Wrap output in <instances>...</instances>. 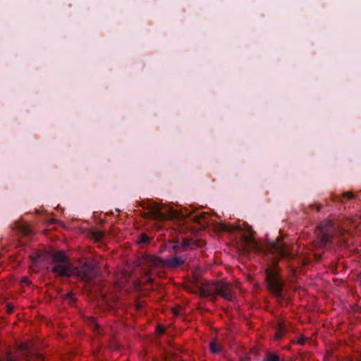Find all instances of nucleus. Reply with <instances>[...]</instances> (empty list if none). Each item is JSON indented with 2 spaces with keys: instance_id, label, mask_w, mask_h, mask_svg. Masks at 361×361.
I'll use <instances>...</instances> for the list:
<instances>
[{
  "instance_id": "1",
  "label": "nucleus",
  "mask_w": 361,
  "mask_h": 361,
  "mask_svg": "<svg viewBox=\"0 0 361 361\" xmlns=\"http://www.w3.org/2000/svg\"><path fill=\"white\" fill-rule=\"evenodd\" d=\"M243 244L247 251H252L255 253L263 252L269 257H272V267L266 269V281L269 291L278 299L283 300V288L284 281L279 274V267L277 266L279 259L286 258L291 259L293 258V254L286 247V245L282 241L279 240L264 245L258 243L253 237L252 234L243 236Z\"/></svg>"
},
{
  "instance_id": "2",
  "label": "nucleus",
  "mask_w": 361,
  "mask_h": 361,
  "mask_svg": "<svg viewBox=\"0 0 361 361\" xmlns=\"http://www.w3.org/2000/svg\"><path fill=\"white\" fill-rule=\"evenodd\" d=\"M51 271L56 276H71L76 275L85 283H90L95 276L94 267L90 264H84L79 268L73 269L69 259L63 251H58L51 255Z\"/></svg>"
},
{
  "instance_id": "3",
  "label": "nucleus",
  "mask_w": 361,
  "mask_h": 361,
  "mask_svg": "<svg viewBox=\"0 0 361 361\" xmlns=\"http://www.w3.org/2000/svg\"><path fill=\"white\" fill-rule=\"evenodd\" d=\"M143 208L148 209V212L144 214L146 218L153 219L157 221H164L166 219H178L183 221V224H188V221H193L200 224H203L202 219L207 218V214H202V215L193 214L192 213H178L176 211L166 208L164 211V208L160 207L157 203H148L146 205H142Z\"/></svg>"
},
{
  "instance_id": "4",
  "label": "nucleus",
  "mask_w": 361,
  "mask_h": 361,
  "mask_svg": "<svg viewBox=\"0 0 361 361\" xmlns=\"http://www.w3.org/2000/svg\"><path fill=\"white\" fill-rule=\"evenodd\" d=\"M200 291L203 297L218 295L229 301L233 299L231 286L221 281L206 283L200 288Z\"/></svg>"
},
{
  "instance_id": "5",
  "label": "nucleus",
  "mask_w": 361,
  "mask_h": 361,
  "mask_svg": "<svg viewBox=\"0 0 361 361\" xmlns=\"http://www.w3.org/2000/svg\"><path fill=\"white\" fill-rule=\"evenodd\" d=\"M185 261L186 257L178 256L166 259L154 255H148L144 258L145 263L150 268L168 267L173 269L181 266Z\"/></svg>"
},
{
  "instance_id": "6",
  "label": "nucleus",
  "mask_w": 361,
  "mask_h": 361,
  "mask_svg": "<svg viewBox=\"0 0 361 361\" xmlns=\"http://www.w3.org/2000/svg\"><path fill=\"white\" fill-rule=\"evenodd\" d=\"M334 233V228L330 221L321 222L315 230L317 246L319 248L324 247L333 238Z\"/></svg>"
},
{
  "instance_id": "7",
  "label": "nucleus",
  "mask_w": 361,
  "mask_h": 361,
  "mask_svg": "<svg viewBox=\"0 0 361 361\" xmlns=\"http://www.w3.org/2000/svg\"><path fill=\"white\" fill-rule=\"evenodd\" d=\"M19 350L21 357L27 361H43L44 356L39 353V347L35 341L30 340L20 343Z\"/></svg>"
},
{
  "instance_id": "8",
  "label": "nucleus",
  "mask_w": 361,
  "mask_h": 361,
  "mask_svg": "<svg viewBox=\"0 0 361 361\" xmlns=\"http://www.w3.org/2000/svg\"><path fill=\"white\" fill-rule=\"evenodd\" d=\"M205 245V241L203 240H193L188 238H183L181 241L178 240L175 245L172 246L174 250H177L180 247L184 250H192L196 247H202Z\"/></svg>"
},
{
  "instance_id": "9",
  "label": "nucleus",
  "mask_w": 361,
  "mask_h": 361,
  "mask_svg": "<svg viewBox=\"0 0 361 361\" xmlns=\"http://www.w3.org/2000/svg\"><path fill=\"white\" fill-rule=\"evenodd\" d=\"M16 228L17 230L18 234L21 237L30 238L33 234V231L30 228V226L22 223L16 224Z\"/></svg>"
},
{
  "instance_id": "10",
  "label": "nucleus",
  "mask_w": 361,
  "mask_h": 361,
  "mask_svg": "<svg viewBox=\"0 0 361 361\" xmlns=\"http://www.w3.org/2000/svg\"><path fill=\"white\" fill-rule=\"evenodd\" d=\"M287 331L288 329L286 322L283 320L279 321L276 326V333L274 335V338L278 341L281 340L283 338V336L287 333Z\"/></svg>"
},
{
  "instance_id": "11",
  "label": "nucleus",
  "mask_w": 361,
  "mask_h": 361,
  "mask_svg": "<svg viewBox=\"0 0 361 361\" xmlns=\"http://www.w3.org/2000/svg\"><path fill=\"white\" fill-rule=\"evenodd\" d=\"M343 198H345L347 200H353V199L355 198V195L354 194H353L352 192L347 191V192H343L341 197L338 196V195H334L333 197V200L334 201H338V202H343V200H342Z\"/></svg>"
},
{
  "instance_id": "12",
  "label": "nucleus",
  "mask_w": 361,
  "mask_h": 361,
  "mask_svg": "<svg viewBox=\"0 0 361 361\" xmlns=\"http://www.w3.org/2000/svg\"><path fill=\"white\" fill-rule=\"evenodd\" d=\"M1 361H16V357L11 349H7L4 356L1 354Z\"/></svg>"
},
{
  "instance_id": "13",
  "label": "nucleus",
  "mask_w": 361,
  "mask_h": 361,
  "mask_svg": "<svg viewBox=\"0 0 361 361\" xmlns=\"http://www.w3.org/2000/svg\"><path fill=\"white\" fill-rule=\"evenodd\" d=\"M263 361H281V360L276 354L268 352L266 353Z\"/></svg>"
},
{
  "instance_id": "14",
  "label": "nucleus",
  "mask_w": 361,
  "mask_h": 361,
  "mask_svg": "<svg viewBox=\"0 0 361 361\" xmlns=\"http://www.w3.org/2000/svg\"><path fill=\"white\" fill-rule=\"evenodd\" d=\"M150 238L146 233H141L137 239L139 244H148L150 242Z\"/></svg>"
},
{
  "instance_id": "15",
  "label": "nucleus",
  "mask_w": 361,
  "mask_h": 361,
  "mask_svg": "<svg viewBox=\"0 0 361 361\" xmlns=\"http://www.w3.org/2000/svg\"><path fill=\"white\" fill-rule=\"evenodd\" d=\"M209 349L212 353H218L221 350V348L216 342H212L210 343Z\"/></svg>"
},
{
  "instance_id": "16",
  "label": "nucleus",
  "mask_w": 361,
  "mask_h": 361,
  "mask_svg": "<svg viewBox=\"0 0 361 361\" xmlns=\"http://www.w3.org/2000/svg\"><path fill=\"white\" fill-rule=\"evenodd\" d=\"M89 325H90L94 329H97L98 327V325L94 318L89 319Z\"/></svg>"
},
{
  "instance_id": "17",
  "label": "nucleus",
  "mask_w": 361,
  "mask_h": 361,
  "mask_svg": "<svg viewBox=\"0 0 361 361\" xmlns=\"http://www.w3.org/2000/svg\"><path fill=\"white\" fill-rule=\"evenodd\" d=\"M104 234L102 231H97L94 234V236L96 240H99L102 238Z\"/></svg>"
},
{
  "instance_id": "18",
  "label": "nucleus",
  "mask_w": 361,
  "mask_h": 361,
  "mask_svg": "<svg viewBox=\"0 0 361 361\" xmlns=\"http://www.w3.org/2000/svg\"><path fill=\"white\" fill-rule=\"evenodd\" d=\"M6 312L8 314H11L13 312V305L11 303H8V302L6 303Z\"/></svg>"
},
{
  "instance_id": "19",
  "label": "nucleus",
  "mask_w": 361,
  "mask_h": 361,
  "mask_svg": "<svg viewBox=\"0 0 361 361\" xmlns=\"http://www.w3.org/2000/svg\"><path fill=\"white\" fill-rule=\"evenodd\" d=\"M314 256L316 260H320L323 257V252H315Z\"/></svg>"
},
{
  "instance_id": "20",
  "label": "nucleus",
  "mask_w": 361,
  "mask_h": 361,
  "mask_svg": "<svg viewBox=\"0 0 361 361\" xmlns=\"http://www.w3.org/2000/svg\"><path fill=\"white\" fill-rule=\"evenodd\" d=\"M305 341H306V338H305V337L302 336V337H300V338L298 339V343L299 345H304V344L305 343Z\"/></svg>"
},
{
  "instance_id": "21",
  "label": "nucleus",
  "mask_w": 361,
  "mask_h": 361,
  "mask_svg": "<svg viewBox=\"0 0 361 361\" xmlns=\"http://www.w3.org/2000/svg\"><path fill=\"white\" fill-rule=\"evenodd\" d=\"M66 298L70 300V302H72L74 300L73 295L71 293H69L66 295Z\"/></svg>"
},
{
  "instance_id": "22",
  "label": "nucleus",
  "mask_w": 361,
  "mask_h": 361,
  "mask_svg": "<svg viewBox=\"0 0 361 361\" xmlns=\"http://www.w3.org/2000/svg\"><path fill=\"white\" fill-rule=\"evenodd\" d=\"M241 361H250V357L249 356H245L240 358Z\"/></svg>"
},
{
  "instance_id": "23",
  "label": "nucleus",
  "mask_w": 361,
  "mask_h": 361,
  "mask_svg": "<svg viewBox=\"0 0 361 361\" xmlns=\"http://www.w3.org/2000/svg\"><path fill=\"white\" fill-rule=\"evenodd\" d=\"M146 281L149 283H152L153 279L150 277L147 276Z\"/></svg>"
},
{
  "instance_id": "24",
  "label": "nucleus",
  "mask_w": 361,
  "mask_h": 361,
  "mask_svg": "<svg viewBox=\"0 0 361 361\" xmlns=\"http://www.w3.org/2000/svg\"><path fill=\"white\" fill-rule=\"evenodd\" d=\"M23 282H27V281H28V279H27V278H26V277H24V278L23 279Z\"/></svg>"
},
{
  "instance_id": "25",
  "label": "nucleus",
  "mask_w": 361,
  "mask_h": 361,
  "mask_svg": "<svg viewBox=\"0 0 361 361\" xmlns=\"http://www.w3.org/2000/svg\"><path fill=\"white\" fill-rule=\"evenodd\" d=\"M359 281H360V283L361 285V274L359 275Z\"/></svg>"
}]
</instances>
